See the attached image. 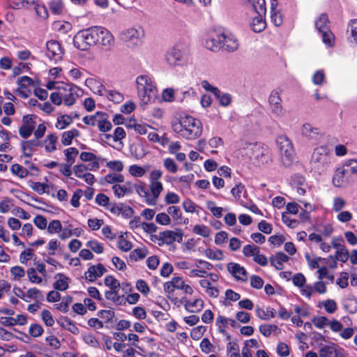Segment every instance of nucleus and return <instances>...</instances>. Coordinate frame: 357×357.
<instances>
[{
  "mask_svg": "<svg viewBox=\"0 0 357 357\" xmlns=\"http://www.w3.org/2000/svg\"><path fill=\"white\" fill-rule=\"evenodd\" d=\"M119 289L108 290L105 292V297L107 300L112 301L116 305H122L124 303V296L118 294Z\"/></svg>",
  "mask_w": 357,
  "mask_h": 357,
  "instance_id": "nucleus-27",
  "label": "nucleus"
},
{
  "mask_svg": "<svg viewBox=\"0 0 357 357\" xmlns=\"http://www.w3.org/2000/svg\"><path fill=\"white\" fill-rule=\"evenodd\" d=\"M112 190L115 196L121 198L133 192V184L130 181H127L124 185L114 184L112 186Z\"/></svg>",
  "mask_w": 357,
  "mask_h": 357,
  "instance_id": "nucleus-19",
  "label": "nucleus"
},
{
  "mask_svg": "<svg viewBox=\"0 0 357 357\" xmlns=\"http://www.w3.org/2000/svg\"><path fill=\"white\" fill-rule=\"evenodd\" d=\"M102 115V112L98 111L93 115L85 116L82 121L85 125L95 126L98 123L99 116Z\"/></svg>",
  "mask_w": 357,
  "mask_h": 357,
  "instance_id": "nucleus-47",
  "label": "nucleus"
},
{
  "mask_svg": "<svg viewBox=\"0 0 357 357\" xmlns=\"http://www.w3.org/2000/svg\"><path fill=\"white\" fill-rule=\"evenodd\" d=\"M184 282V280L180 276L173 277L171 280L165 282L163 288L164 291L167 294V297L169 298V295L172 294L176 290H181Z\"/></svg>",
  "mask_w": 357,
  "mask_h": 357,
  "instance_id": "nucleus-11",
  "label": "nucleus"
},
{
  "mask_svg": "<svg viewBox=\"0 0 357 357\" xmlns=\"http://www.w3.org/2000/svg\"><path fill=\"white\" fill-rule=\"evenodd\" d=\"M73 123V118L69 115H62L57 119L56 127L58 129L63 130L68 125Z\"/></svg>",
  "mask_w": 357,
  "mask_h": 357,
  "instance_id": "nucleus-44",
  "label": "nucleus"
},
{
  "mask_svg": "<svg viewBox=\"0 0 357 357\" xmlns=\"http://www.w3.org/2000/svg\"><path fill=\"white\" fill-rule=\"evenodd\" d=\"M49 8L52 14L59 15L63 13L65 6L62 0H51L49 2Z\"/></svg>",
  "mask_w": 357,
  "mask_h": 357,
  "instance_id": "nucleus-30",
  "label": "nucleus"
},
{
  "mask_svg": "<svg viewBox=\"0 0 357 357\" xmlns=\"http://www.w3.org/2000/svg\"><path fill=\"white\" fill-rule=\"evenodd\" d=\"M104 284L106 287H109L110 289L112 290L119 289L121 287L119 281L113 275H107L104 279Z\"/></svg>",
  "mask_w": 357,
  "mask_h": 357,
  "instance_id": "nucleus-49",
  "label": "nucleus"
},
{
  "mask_svg": "<svg viewBox=\"0 0 357 357\" xmlns=\"http://www.w3.org/2000/svg\"><path fill=\"white\" fill-rule=\"evenodd\" d=\"M206 256L212 260H223L225 255L221 250H213L211 248H206L205 250Z\"/></svg>",
  "mask_w": 357,
  "mask_h": 357,
  "instance_id": "nucleus-41",
  "label": "nucleus"
},
{
  "mask_svg": "<svg viewBox=\"0 0 357 357\" xmlns=\"http://www.w3.org/2000/svg\"><path fill=\"white\" fill-rule=\"evenodd\" d=\"M118 248L123 252H128L132 249V243L130 241L126 239L123 234H121L119 236Z\"/></svg>",
  "mask_w": 357,
  "mask_h": 357,
  "instance_id": "nucleus-52",
  "label": "nucleus"
},
{
  "mask_svg": "<svg viewBox=\"0 0 357 357\" xmlns=\"http://www.w3.org/2000/svg\"><path fill=\"white\" fill-rule=\"evenodd\" d=\"M148 249L146 247L137 248L130 252L129 258L132 261H137L144 259L148 255Z\"/></svg>",
  "mask_w": 357,
  "mask_h": 357,
  "instance_id": "nucleus-33",
  "label": "nucleus"
},
{
  "mask_svg": "<svg viewBox=\"0 0 357 357\" xmlns=\"http://www.w3.org/2000/svg\"><path fill=\"white\" fill-rule=\"evenodd\" d=\"M64 154L66 156V163L73 165L75 161L76 157L79 154V151L75 147H70L64 150Z\"/></svg>",
  "mask_w": 357,
  "mask_h": 357,
  "instance_id": "nucleus-39",
  "label": "nucleus"
},
{
  "mask_svg": "<svg viewBox=\"0 0 357 357\" xmlns=\"http://www.w3.org/2000/svg\"><path fill=\"white\" fill-rule=\"evenodd\" d=\"M74 46L82 51H86L92 46L86 29L78 31L73 38Z\"/></svg>",
  "mask_w": 357,
  "mask_h": 357,
  "instance_id": "nucleus-9",
  "label": "nucleus"
},
{
  "mask_svg": "<svg viewBox=\"0 0 357 357\" xmlns=\"http://www.w3.org/2000/svg\"><path fill=\"white\" fill-rule=\"evenodd\" d=\"M63 54L64 50L57 40H51L46 43V57L50 61L56 63L62 59Z\"/></svg>",
  "mask_w": 357,
  "mask_h": 357,
  "instance_id": "nucleus-5",
  "label": "nucleus"
},
{
  "mask_svg": "<svg viewBox=\"0 0 357 357\" xmlns=\"http://www.w3.org/2000/svg\"><path fill=\"white\" fill-rule=\"evenodd\" d=\"M257 16L253 17L250 24L252 30L255 33H260L263 31L266 27V22L265 20L266 14L257 13Z\"/></svg>",
  "mask_w": 357,
  "mask_h": 357,
  "instance_id": "nucleus-21",
  "label": "nucleus"
},
{
  "mask_svg": "<svg viewBox=\"0 0 357 357\" xmlns=\"http://www.w3.org/2000/svg\"><path fill=\"white\" fill-rule=\"evenodd\" d=\"M79 135V131L75 128L70 130L65 131L62 134L61 143L64 146H68L72 144L73 138Z\"/></svg>",
  "mask_w": 357,
  "mask_h": 357,
  "instance_id": "nucleus-29",
  "label": "nucleus"
},
{
  "mask_svg": "<svg viewBox=\"0 0 357 357\" xmlns=\"http://www.w3.org/2000/svg\"><path fill=\"white\" fill-rule=\"evenodd\" d=\"M277 146L281 154V160L286 167H289L294 159V149L289 139L284 135L278 137Z\"/></svg>",
  "mask_w": 357,
  "mask_h": 357,
  "instance_id": "nucleus-3",
  "label": "nucleus"
},
{
  "mask_svg": "<svg viewBox=\"0 0 357 357\" xmlns=\"http://www.w3.org/2000/svg\"><path fill=\"white\" fill-rule=\"evenodd\" d=\"M256 315L262 320H269L275 316V310L273 307H268L264 310L259 307L256 308Z\"/></svg>",
  "mask_w": 357,
  "mask_h": 357,
  "instance_id": "nucleus-28",
  "label": "nucleus"
},
{
  "mask_svg": "<svg viewBox=\"0 0 357 357\" xmlns=\"http://www.w3.org/2000/svg\"><path fill=\"white\" fill-rule=\"evenodd\" d=\"M349 176L344 170V167L337 168L333 177V183L335 187L342 188L349 182Z\"/></svg>",
  "mask_w": 357,
  "mask_h": 357,
  "instance_id": "nucleus-14",
  "label": "nucleus"
},
{
  "mask_svg": "<svg viewBox=\"0 0 357 357\" xmlns=\"http://www.w3.org/2000/svg\"><path fill=\"white\" fill-rule=\"evenodd\" d=\"M138 96L144 104L154 100L157 88L154 82L147 75H139L136 79Z\"/></svg>",
  "mask_w": 357,
  "mask_h": 357,
  "instance_id": "nucleus-2",
  "label": "nucleus"
},
{
  "mask_svg": "<svg viewBox=\"0 0 357 357\" xmlns=\"http://www.w3.org/2000/svg\"><path fill=\"white\" fill-rule=\"evenodd\" d=\"M63 100L66 105L71 106L75 104L78 95L75 89L69 84H66L63 89Z\"/></svg>",
  "mask_w": 357,
  "mask_h": 357,
  "instance_id": "nucleus-16",
  "label": "nucleus"
},
{
  "mask_svg": "<svg viewBox=\"0 0 357 357\" xmlns=\"http://www.w3.org/2000/svg\"><path fill=\"white\" fill-rule=\"evenodd\" d=\"M98 128L102 132H107L112 130V125L109 120V115L106 112H102V115L99 116L98 123Z\"/></svg>",
  "mask_w": 357,
  "mask_h": 357,
  "instance_id": "nucleus-24",
  "label": "nucleus"
},
{
  "mask_svg": "<svg viewBox=\"0 0 357 357\" xmlns=\"http://www.w3.org/2000/svg\"><path fill=\"white\" fill-rule=\"evenodd\" d=\"M319 33L321 34L322 41L328 47H333L334 45L335 36L329 28L324 31H321Z\"/></svg>",
  "mask_w": 357,
  "mask_h": 357,
  "instance_id": "nucleus-36",
  "label": "nucleus"
},
{
  "mask_svg": "<svg viewBox=\"0 0 357 357\" xmlns=\"http://www.w3.org/2000/svg\"><path fill=\"white\" fill-rule=\"evenodd\" d=\"M271 106L272 112L276 115H281L282 113V107L281 105V98L277 91H272L268 98Z\"/></svg>",
  "mask_w": 357,
  "mask_h": 357,
  "instance_id": "nucleus-18",
  "label": "nucleus"
},
{
  "mask_svg": "<svg viewBox=\"0 0 357 357\" xmlns=\"http://www.w3.org/2000/svg\"><path fill=\"white\" fill-rule=\"evenodd\" d=\"M289 257L283 252H278L275 256L270 257V262L277 270L280 271L284 268L283 263L289 261Z\"/></svg>",
  "mask_w": 357,
  "mask_h": 357,
  "instance_id": "nucleus-23",
  "label": "nucleus"
},
{
  "mask_svg": "<svg viewBox=\"0 0 357 357\" xmlns=\"http://www.w3.org/2000/svg\"><path fill=\"white\" fill-rule=\"evenodd\" d=\"M136 288L142 294L146 296L150 292V288L147 282L142 279H139L136 282Z\"/></svg>",
  "mask_w": 357,
  "mask_h": 357,
  "instance_id": "nucleus-64",
  "label": "nucleus"
},
{
  "mask_svg": "<svg viewBox=\"0 0 357 357\" xmlns=\"http://www.w3.org/2000/svg\"><path fill=\"white\" fill-rule=\"evenodd\" d=\"M42 146V143L39 139L35 137L34 139L24 141L22 142V149L25 156L32 155V150L34 147Z\"/></svg>",
  "mask_w": 357,
  "mask_h": 357,
  "instance_id": "nucleus-25",
  "label": "nucleus"
},
{
  "mask_svg": "<svg viewBox=\"0 0 357 357\" xmlns=\"http://www.w3.org/2000/svg\"><path fill=\"white\" fill-rule=\"evenodd\" d=\"M259 252L260 248L254 245H245L243 248V253L247 257H255Z\"/></svg>",
  "mask_w": 357,
  "mask_h": 357,
  "instance_id": "nucleus-58",
  "label": "nucleus"
},
{
  "mask_svg": "<svg viewBox=\"0 0 357 357\" xmlns=\"http://www.w3.org/2000/svg\"><path fill=\"white\" fill-rule=\"evenodd\" d=\"M206 331V327L204 326H199L193 328L190 332V337L194 340H199Z\"/></svg>",
  "mask_w": 357,
  "mask_h": 357,
  "instance_id": "nucleus-60",
  "label": "nucleus"
},
{
  "mask_svg": "<svg viewBox=\"0 0 357 357\" xmlns=\"http://www.w3.org/2000/svg\"><path fill=\"white\" fill-rule=\"evenodd\" d=\"M329 20L326 13H321L317 20L315 21V26L319 32L329 28Z\"/></svg>",
  "mask_w": 357,
  "mask_h": 357,
  "instance_id": "nucleus-37",
  "label": "nucleus"
},
{
  "mask_svg": "<svg viewBox=\"0 0 357 357\" xmlns=\"http://www.w3.org/2000/svg\"><path fill=\"white\" fill-rule=\"evenodd\" d=\"M73 170L77 177L84 179L89 185H91L95 182L94 175L87 172L88 167L85 165H75Z\"/></svg>",
  "mask_w": 357,
  "mask_h": 357,
  "instance_id": "nucleus-13",
  "label": "nucleus"
},
{
  "mask_svg": "<svg viewBox=\"0 0 357 357\" xmlns=\"http://www.w3.org/2000/svg\"><path fill=\"white\" fill-rule=\"evenodd\" d=\"M264 284V280L259 275H252L250 276V286L256 289H260Z\"/></svg>",
  "mask_w": 357,
  "mask_h": 357,
  "instance_id": "nucleus-63",
  "label": "nucleus"
},
{
  "mask_svg": "<svg viewBox=\"0 0 357 357\" xmlns=\"http://www.w3.org/2000/svg\"><path fill=\"white\" fill-rule=\"evenodd\" d=\"M107 269L101 263L98 264L97 265H91L88 268L87 271L85 272L84 275L86 279L89 282H93L96 281L98 278L101 277L105 272Z\"/></svg>",
  "mask_w": 357,
  "mask_h": 357,
  "instance_id": "nucleus-12",
  "label": "nucleus"
},
{
  "mask_svg": "<svg viewBox=\"0 0 357 357\" xmlns=\"http://www.w3.org/2000/svg\"><path fill=\"white\" fill-rule=\"evenodd\" d=\"M163 165L166 170L170 173L175 174L178 171V165L171 158H167L164 160Z\"/></svg>",
  "mask_w": 357,
  "mask_h": 357,
  "instance_id": "nucleus-57",
  "label": "nucleus"
},
{
  "mask_svg": "<svg viewBox=\"0 0 357 357\" xmlns=\"http://www.w3.org/2000/svg\"><path fill=\"white\" fill-rule=\"evenodd\" d=\"M98 30H100L99 29V26H91L88 29H86V33L88 34V36L92 43V45H98Z\"/></svg>",
  "mask_w": 357,
  "mask_h": 357,
  "instance_id": "nucleus-48",
  "label": "nucleus"
},
{
  "mask_svg": "<svg viewBox=\"0 0 357 357\" xmlns=\"http://www.w3.org/2000/svg\"><path fill=\"white\" fill-rule=\"evenodd\" d=\"M248 1L256 13H266L265 0H248Z\"/></svg>",
  "mask_w": 357,
  "mask_h": 357,
  "instance_id": "nucleus-34",
  "label": "nucleus"
},
{
  "mask_svg": "<svg viewBox=\"0 0 357 357\" xmlns=\"http://www.w3.org/2000/svg\"><path fill=\"white\" fill-rule=\"evenodd\" d=\"M59 277L54 284L53 287L57 291H65L68 288V278L65 276L63 273H58L55 278Z\"/></svg>",
  "mask_w": 357,
  "mask_h": 357,
  "instance_id": "nucleus-31",
  "label": "nucleus"
},
{
  "mask_svg": "<svg viewBox=\"0 0 357 357\" xmlns=\"http://www.w3.org/2000/svg\"><path fill=\"white\" fill-rule=\"evenodd\" d=\"M271 22L276 26H280L283 23V17L280 10L271 8Z\"/></svg>",
  "mask_w": 357,
  "mask_h": 357,
  "instance_id": "nucleus-46",
  "label": "nucleus"
},
{
  "mask_svg": "<svg viewBox=\"0 0 357 357\" xmlns=\"http://www.w3.org/2000/svg\"><path fill=\"white\" fill-rule=\"evenodd\" d=\"M36 116L33 114H26L22 117V125L19 128L21 137L26 139L31 135L36 125Z\"/></svg>",
  "mask_w": 357,
  "mask_h": 357,
  "instance_id": "nucleus-6",
  "label": "nucleus"
},
{
  "mask_svg": "<svg viewBox=\"0 0 357 357\" xmlns=\"http://www.w3.org/2000/svg\"><path fill=\"white\" fill-rule=\"evenodd\" d=\"M38 0H8V5L13 9L33 8L37 16L42 17V10L45 13V5L38 3Z\"/></svg>",
  "mask_w": 357,
  "mask_h": 357,
  "instance_id": "nucleus-4",
  "label": "nucleus"
},
{
  "mask_svg": "<svg viewBox=\"0 0 357 357\" xmlns=\"http://www.w3.org/2000/svg\"><path fill=\"white\" fill-rule=\"evenodd\" d=\"M229 324V319L225 316L219 315L216 318L215 324L218 327V331L222 334L227 333L226 328Z\"/></svg>",
  "mask_w": 357,
  "mask_h": 357,
  "instance_id": "nucleus-43",
  "label": "nucleus"
},
{
  "mask_svg": "<svg viewBox=\"0 0 357 357\" xmlns=\"http://www.w3.org/2000/svg\"><path fill=\"white\" fill-rule=\"evenodd\" d=\"M86 246L89 248L96 254H101L104 252V245L97 240H90L86 242Z\"/></svg>",
  "mask_w": 357,
  "mask_h": 357,
  "instance_id": "nucleus-45",
  "label": "nucleus"
},
{
  "mask_svg": "<svg viewBox=\"0 0 357 357\" xmlns=\"http://www.w3.org/2000/svg\"><path fill=\"white\" fill-rule=\"evenodd\" d=\"M61 230L62 225L59 220H54L51 221L47 227V231L51 234L59 233L61 232Z\"/></svg>",
  "mask_w": 357,
  "mask_h": 357,
  "instance_id": "nucleus-59",
  "label": "nucleus"
},
{
  "mask_svg": "<svg viewBox=\"0 0 357 357\" xmlns=\"http://www.w3.org/2000/svg\"><path fill=\"white\" fill-rule=\"evenodd\" d=\"M193 232L202 237H208L211 234V229L204 225H197L193 227Z\"/></svg>",
  "mask_w": 357,
  "mask_h": 357,
  "instance_id": "nucleus-53",
  "label": "nucleus"
},
{
  "mask_svg": "<svg viewBox=\"0 0 357 357\" xmlns=\"http://www.w3.org/2000/svg\"><path fill=\"white\" fill-rule=\"evenodd\" d=\"M228 272L237 281L246 282L248 278L245 268L238 263L230 262L227 265Z\"/></svg>",
  "mask_w": 357,
  "mask_h": 357,
  "instance_id": "nucleus-7",
  "label": "nucleus"
},
{
  "mask_svg": "<svg viewBox=\"0 0 357 357\" xmlns=\"http://www.w3.org/2000/svg\"><path fill=\"white\" fill-rule=\"evenodd\" d=\"M182 206L186 213H195L199 206L190 199H186L183 202Z\"/></svg>",
  "mask_w": 357,
  "mask_h": 357,
  "instance_id": "nucleus-61",
  "label": "nucleus"
},
{
  "mask_svg": "<svg viewBox=\"0 0 357 357\" xmlns=\"http://www.w3.org/2000/svg\"><path fill=\"white\" fill-rule=\"evenodd\" d=\"M329 155L323 147L314 149L312 155V162L324 165L328 162Z\"/></svg>",
  "mask_w": 357,
  "mask_h": 357,
  "instance_id": "nucleus-20",
  "label": "nucleus"
},
{
  "mask_svg": "<svg viewBox=\"0 0 357 357\" xmlns=\"http://www.w3.org/2000/svg\"><path fill=\"white\" fill-rule=\"evenodd\" d=\"M100 30H98V45L103 46H109L114 41L112 34L105 28L99 26Z\"/></svg>",
  "mask_w": 357,
  "mask_h": 357,
  "instance_id": "nucleus-22",
  "label": "nucleus"
},
{
  "mask_svg": "<svg viewBox=\"0 0 357 357\" xmlns=\"http://www.w3.org/2000/svg\"><path fill=\"white\" fill-rule=\"evenodd\" d=\"M100 88L105 91V92L107 93L106 96L109 100L115 103H119L123 101V96L120 92L112 90L108 91L102 84L100 85Z\"/></svg>",
  "mask_w": 357,
  "mask_h": 357,
  "instance_id": "nucleus-35",
  "label": "nucleus"
},
{
  "mask_svg": "<svg viewBox=\"0 0 357 357\" xmlns=\"http://www.w3.org/2000/svg\"><path fill=\"white\" fill-rule=\"evenodd\" d=\"M10 172L20 178H24L28 174L27 169L19 164L13 165L10 167Z\"/></svg>",
  "mask_w": 357,
  "mask_h": 357,
  "instance_id": "nucleus-51",
  "label": "nucleus"
},
{
  "mask_svg": "<svg viewBox=\"0 0 357 357\" xmlns=\"http://www.w3.org/2000/svg\"><path fill=\"white\" fill-rule=\"evenodd\" d=\"M98 316L104 319L105 323H113L115 314L112 310H101L98 312Z\"/></svg>",
  "mask_w": 357,
  "mask_h": 357,
  "instance_id": "nucleus-54",
  "label": "nucleus"
},
{
  "mask_svg": "<svg viewBox=\"0 0 357 357\" xmlns=\"http://www.w3.org/2000/svg\"><path fill=\"white\" fill-rule=\"evenodd\" d=\"M160 242H158L159 245L163 244L171 245L177 241L181 243L183 240V234L181 232H176L172 230H165L158 234Z\"/></svg>",
  "mask_w": 357,
  "mask_h": 357,
  "instance_id": "nucleus-8",
  "label": "nucleus"
},
{
  "mask_svg": "<svg viewBox=\"0 0 357 357\" xmlns=\"http://www.w3.org/2000/svg\"><path fill=\"white\" fill-rule=\"evenodd\" d=\"M183 56V52L181 49L178 48V45L174 46L172 49L167 52L166 56L167 62L172 66L178 65Z\"/></svg>",
  "mask_w": 357,
  "mask_h": 357,
  "instance_id": "nucleus-17",
  "label": "nucleus"
},
{
  "mask_svg": "<svg viewBox=\"0 0 357 357\" xmlns=\"http://www.w3.org/2000/svg\"><path fill=\"white\" fill-rule=\"evenodd\" d=\"M167 213L172 219L176 222H181L182 220V212L178 206H172L167 208Z\"/></svg>",
  "mask_w": 357,
  "mask_h": 357,
  "instance_id": "nucleus-50",
  "label": "nucleus"
},
{
  "mask_svg": "<svg viewBox=\"0 0 357 357\" xmlns=\"http://www.w3.org/2000/svg\"><path fill=\"white\" fill-rule=\"evenodd\" d=\"M215 203L213 201H208L206 202V207L210 210L213 215L218 218H221L223 209L222 207L215 206Z\"/></svg>",
  "mask_w": 357,
  "mask_h": 357,
  "instance_id": "nucleus-55",
  "label": "nucleus"
},
{
  "mask_svg": "<svg viewBox=\"0 0 357 357\" xmlns=\"http://www.w3.org/2000/svg\"><path fill=\"white\" fill-rule=\"evenodd\" d=\"M344 170L347 174L351 177L352 175L357 174V160H349L347 161L344 166Z\"/></svg>",
  "mask_w": 357,
  "mask_h": 357,
  "instance_id": "nucleus-42",
  "label": "nucleus"
},
{
  "mask_svg": "<svg viewBox=\"0 0 357 357\" xmlns=\"http://www.w3.org/2000/svg\"><path fill=\"white\" fill-rule=\"evenodd\" d=\"M149 188L151 195H150L151 198L147 199V204L151 206H155L157 204L160 194L163 190V186L160 181H150Z\"/></svg>",
  "mask_w": 357,
  "mask_h": 357,
  "instance_id": "nucleus-15",
  "label": "nucleus"
},
{
  "mask_svg": "<svg viewBox=\"0 0 357 357\" xmlns=\"http://www.w3.org/2000/svg\"><path fill=\"white\" fill-rule=\"evenodd\" d=\"M227 354L230 357H240L238 344L229 342L227 345Z\"/></svg>",
  "mask_w": 357,
  "mask_h": 357,
  "instance_id": "nucleus-56",
  "label": "nucleus"
},
{
  "mask_svg": "<svg viewBox=\"0 0 357 357\" xmlns=\"http://www.w3.org/2000/svg\"><path fill=\"white\" fill-rule=\"evenodd\" d=\"M221 43V47L229 52L236 51L238 47V43L234 36L222 33L218 36Z\"/></svg>",
  "mask_w": 357,
  "mask_h": 357,
  "instance_id": "nucleus-10",
  "label": "nucleus"
},
{
  "mask_svg": "<svg viewBox=\"0 0 357 357\" xmlns=\"http://www.w3.org/2000/svg\"><path fill=\"white\" fill-rule=\"evenodd\" d=\"M104 180L109 184L114 185L119 183H123L124 181V176L121 174H118L114 172L109 173L105 176Z\"/></svg>",
  "mask_w": 357,
  "mask_h": 357,
  "instance_id": "nucleus-40",
  "label": "nucleus"
},
{
  "mask_svg": "<svg viewBox=\"0 0 357 357\" xmlns=\"http://www.w3.org/2000/svg\"><path fill=\"white\" fill-rule=\"evenodd\" d=\"M172 128L174 132L188 140L198 138L202 132V122L190 115L181 116L172 123Z\"/></svg>",
  "mask_w": 357,
  "mask_h": 357,
  "instance_id": "nucleus-1",
  "label": "nucleus"
},
{
  "mask_svg": "<svg viewBox=\"0 0 357 357\" xmlns=\"http://www.w3.org/2000/svg\"><path fill=\"white\" fill-rule=\"evenodd\" d=\"M347 32L350 33L351 40L357 43V19H351L349 20Z\"/></svg>",
  "mask_w": 357,
  "mask_h": 357,
  "instance_id": "nucleus-38",
  "label": "nucleus"
},
{
  "mask_svg": "<svg viewBox=\"0 0 357 357\" xmlns=\"http://www.w3.org/2000/svg\"><path fill=\"white\" fill-rule=\"evenodd\" d=\"M44 332L43 328L42 326L37 324H33L30 326L29 329V333L31 336L33 337H37L40 336Z\"/></svg>",
  "mask_w": 357,
  "mask_h": 357,
  "instance_id": "nucleus-62",
  "label": "nucleus"
},
{
  "mask_svg": "<svg viewBox=\"0 0 357 357\" xmlns=\"http://www.w3.org/2000/svg\"><path fill=\"white\" fill-rule=\"evenodd\" d=\"M204 305V301L200 298H197L192 302L185 301L184 307L188 312L193 313L200 312L203 309Z\"/></svg>",
  "mask_w": 357,
  "mask_h": 357,
  "instance_id": "nucleus-26",
  "label": "nucleus"
},
{
  "mask_svg": "<svg viewBox=\"0 0 357 357\" xmlns=\"http://www.w3.org/2000/svg\"><path fill=\"white\" fill-rule=\"evenodd\" d=\"M58 322L61 326L66 330L71 332L73 334L77 335L79 332V328L69 318L62 317Z\"/></svg>",
  "mask_w": 357,
  "mask_h": 357,
  "instance_id": "nucleus-32",
  "label": "nucleus"
}]
</instances>
